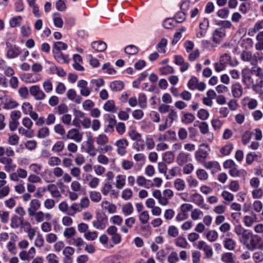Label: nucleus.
<instances>
[{
  "instance_id": "nucleus-39",
  "label": "nucleus",
  "mask_w": 263,
  "mask_h": 263,
  "mask_svg": "<svg viewBox=\"0 0 263 263\" xmlns=\"http://www.w3.org/2000/svg\"><path fill=\"white\" fill-rule=\"evenodd\" d=\"M91 46L95 50L102 52L106 48V44L102 41H96L92 43Z\"/></svg>"
},
{
  "instance_id": "nucleus-52",
  "label": "nucleus",
  "mask_w": 263,
  "mask_h": 263,
  "mask_svg": "<svg viewBox=\"0 0 263 263\" xmlns=\"http://www.w3.org/2000/svg\"><path fill=\"white\" fill-rule=\"evenodd\" d=\"M195 119V117L191 113H185L181 118L183 123L188 124L192 123Z\"/></svg>"
},
{
  "instance_id": "nucleus-42",
  "label": "nucleus",
  "mask_w": 263,
  "mask_h": 263,
  "mask_svg": "<svg viewBox=\"0 0 263 263\" xmlns=\"http://www.w3.org/2000/svg\"><path fill=\"white\" fill-rule=\"evenodd\" d=\"M53 131L57 135L64 138L66 135V130L64 126L61 124H57L53 126Z\"/></svg>"
},
{
  "instance_id": "nucleus-10",
  "label": "nucleus",
  "mask_w": 263,
  "mask_h": 263,
  "mask_svg": "<svg viewBox=\"0 0 263 263\" xmlns=\"http://www.w3.org/2000/svg\"><path fill=\"white\" fill-rule=\"evenodd\" d=\"M29 91L31 96L37 101L44 100L46 98L45 92L41 89L38 85H33L30 87Z\"/></svg>"
},
{
  "instance_id": "nucleus-57",
  "label": "nucleus",
  "mask_w": 263,
  "mask_h": 263,
  "mask_svg": "<svg viewBox=\"0 0 263 263\" xmlns=\"http://www.w3.org/2000/svg\"><path fill=\"white\" fill-rule=\"evenodd\" d=\"M76 234V231L74 227H68L66 228L64 232L63 235L67 238H70Z\"/></svg>"
},
{
  "instance_id": "nucleus-54",
  "label": "nucleus",
  "mask_w": 263,
  "mask_h": 263,
  "mask_svg": "<svg viewBox=\"0 0 263 263\" xmlns=\"http://www.w3.org/2000/svg\"><path fill=\"white\" fill-rule=\"evenodd\" d=\"M61 163L60 158L57 156H51L49 157L47 163L51 167H54L59 165Z\"/></svg>"
},
{
  "instance_id": "nucleus-37",
  "label": "nucleus",
  "mask_w": 263,
  "mask_h": 263,
  "mask_svg": "<svg viewBox=\"0 0 263 263\" xmlns=\"http://www.w3.org/2000/svg\"><path fill=\"white\" fill-rule=\"evenodd\" d=\"M50 135V130L48 127L43 126L39 129L37 132V137L40 139H44Z\"/></svg>"
},
{
  "instance_id": "nucleus-24",
  "label": "nucleus",
  "mask_w": 263,
  "mask_h": 263,
  "mask_svg": "<svg viewBox=\"0 0 263 263\" xmlns=\"http://www.w3.org/2000/svg\"><path fill=\"white\" fill-rule=\"evenodd\" d=\"M24 223L23 217L17 215H13L10 219V227L12 229H18L23 226H24Z\"/></svg>"
},
{
  "instance_id": "nucleus-56",
  "label": "nucleus",
  "mask_w": 263,
  "mask_h": 263,
  "mask_svg": "<svg viewBox=\"0 0 263 263\" xmlns=\"http://www.w3.org/2000/svg\"><path fill=\"white\" fill-rule=\"evenodd\" d=\"M70 209L71 210L72 212H70L69 211L68 213H67V215L71 216H74L77 213L82 211V209L79 204L77 203H72L70 206Z\"/></svg>"
},
{
  "instance_id": "nucleus-61",
  "label": "nucleus",
  "mask_w": 263,
  "mask_h": 263,
  "mask_svg": "<svg viewBox=\"0 0 263 263\" xmlns=\"http://www.w3.org/2000/svg\"><path fill=\"white\" fill-rule=\"evenodd\" d=\"M263 28V20L256 23L252 29L249 30V34L252 35L259 30Z\"/></svg>"
},
{
  "instance_id": "nucleus-46",
  "label": "nucleus",
  "mask_w": 263,
  "mask_h": 263,
  "mask_svg": "<svg viewBox=\"0 0 263 263\" xmlns=\"http://www.w3.org/2000/svg\"><path fill=\"white\" fill-rule=\"evenodd\" d=\"M196 175L198 179L200 181H205L209 178L208 173L203 169H198L196 171Z\"/></svg>"
},
{
  "instance_id": "nucleus-16",
  "label": "nucleus",
  "mask_w": 263,
  "mask_h": 263,
  "mask_svg": "<svg viewBox=\"0 0 263 263\" xmlns=\"http://www.w3.org/2000/svg\"><path fill=\"white\" fill-rule=\"evenodd\" d=\"M87 82L84 80L79 81L78 87L80 89V94L84 97H87L91 93V88L87 86Z\"/></svg>"
},
{
  "instance_id": "nucleus-49",
  "label": "nucleus",
  "mask_w": 263,
  "mask_h": 263,
  "mask_svg": "<svg viewBox=\"0 0 263 263\" xmlns=\"http://www.w3.org/2000/svg\"><path fill=\"white\" fill-rule=\"evenodd\" d=\"M205 237L209 241L214 242L217 239L218 235L215 230H209L205 234Z\"/></svg>"
},
{
  "instance_id": "nucleus-7",
  "label": "nucleus",
  "mask_w": 263,
  "mask_h": 263,
  "mask_svg": "<svg viewBox=\"0 0 263 263\" xmlns=\"http://www.w3.org/2000/svg\"><path fill=\"white\" fill-rule=\"evenodd\" d=\"M128 144V141L124 138L116 141L115 145L117 147L116 152L117 154L121 156H124L127 153V147Z\"/></svg>"
},
{
  "instance_id": "nucleus-33",
  "label": "nucleus",
  "mask_w": 263,
  "mask_h": 263,
  "mask_svg": "<svg viewBox=\"0 0 263 263\" xmlns=\"http://www.w3.org/2000/svg\"><path fill=\"white\" fill-rule=\"evenodd\" d=\"M225 36V31L222 29H216L213 34V41L216 43H218Z\"/></svg>"
},
{
  "instance_id": "nucleus-5",
  "label": "nucleus",
  "mask_w": 263,
  "mask_h": 263,
  "mask_svg": "<svg viewBox=\"0 0 263 263\" xmlns=\"http://www.w3.org/2000/svg\"><path fill=\"white\" fill-rule=\"evenodd\" d=\"M28 216L31 220H34L38 223L43 222L44 219L50 220L52 217L51 214L50 213H44L42 211H39L29 214Z\"/></svg>"
},
{
  "instance_id": "nucleus-44",
  "label": "nucleus",
  "mask_w": 263,
  "mask_h": 263,
  "mask_svg": "<svg viewBox=\"0 0 263 263\" xmlns=\"http://www.w3.org/2000/svg\"><path fill=\"white\" fill-rule=\"evenodd\" d=\"M149 218L150 216L147 211H143L139 214V221L142 224H146L148 223Z\"/></svg>"
},
{
  "instance_id": "nucleus-29",
  "label": "nucleus",
  "mask_w": 263,
  "mask_h": 263,
  "mask_svg": "<svg viewBox=\"0 0 263 263\" xmlns=\"http://www.w3.org/2000/svg\"><path fill=\"white\" fill-rule=\"evenodd\" d=\"M177 119L178 114L177 111L173 108H171L168 112L167 116L165 118V120L166 122H168L170 125H172L173 122L177 120Z\"/></svg>"
},
{
  "instance_id": "nucleus-48",
  "label": "nucleus",
  "mask_w": 263,
  "mask_h": 263,
  "mask_svg": "<svg viewBox=\"0 0 263 263\" xmlns=\"http://www.w3.org/2000/svg\"><path fill=\"white\" fill-rule=\"evenodd\" d=\"M134 208L132 204L130 202L123 205L122 207V212L123 214L125 216L132 214Z\"/></svg>"
},
{
  "instance_id": "nucleus-8",
  "label": "nucleus",
  "mask_w": 263,
  "mask_h": 263,
  "mask_svg": "<svg viewBox=\"0 0 263 263\" xmlns=\"http://www.w3.org/2000/svg\"><path fill=\"white\" fill-rule=\"evenodd\" d=\"M101 191L104 196H107L109 194L111 198H117L119 193L114 189L112 185L109 182L105 183L101 187Z\"/></svg>"
},
{
  "instance_id": "nucleus-19",
  "label": "nucleus",
  "mask_w": 263,
  "mask_h": 263,
  "mask_svg": "<svg viewBox=\"0 0 263 263\" xmlns=\"http://www.w3.org/2000/svg\"><path fill=\"white\" fill-rule=\"evenodd\" d=\"M242 82L244 85L248 87L254 84L251 72L249 70H243L242 71Z\"/></svg>"
},
{
  "instance_id": "nucleus-14",
  "label": "nucleus",
  "mask_w": 263,
  "mask_h": 263,
  "mask_svg": "<svg viewBox=\"0 0 263 263\" xmlns=\"http://www.w3.org/2000/svg\"><path fill=\"white\" fill-rule=\"evenodd\" d=\"M191 201L199 207L205 210L208 209L206 204L204 202L203 197L200 194L195 193L191 196Z\"/></svg>"
},
{
  "instance_id": "nucleus-50",
  "label": "nucleus",
  "mask_w": 263,
  "mask_h": 263,
  "mask_svg": "<svg viewBox=\"0 0 263 263\" xmlns=\"http://www.w3.org/2000/svg\"><path fill=\"white\" fill-rule=\"evenodd\" d=\"M64 143L62 141H57L52 147L51 151L54 153H61L64 148Z\"/></svg>"
},
{
  "instance_id": "nucleus-17",
  "label": "nucleus",
  "mask_w": 263,
  "mask_h": 263,
  "mask_svg": "<svg viewBox=\"0 0 263 263\" xmlns=\"http://www.w3.org/2000/svg\"><path fill=\"white\" fill-rule=\"evenodd\" d=\"M6 45L8 48L7 56L8 58H15L20 54V50L19 48L15 45H11L8 43H7Z\"/></svg>"
},
{
  "instance_id": "nucleus-6",
  "label": "nucleus",
  "mask_w": 263,
  "mask_h": 263,
  "mask_svg": "<svg viewBox=\"0 0 263 263\" xmlns=\"http://www.w3.org/2000/svg\"><path fill=\"white\" fill-rule=\"evenodd\" d=\"M261 238L259 236L253 233L246 247L249 250L251 251H253L256 248L262 250L263 249V245H260L258 246V245L261 241Z\"/></svg>"
},
{
  "instance_id": "nucleus-26",
  "label": "nucleus",
  "mask_w": 263,
  "mask_h": 263,
  "mask_svg": "<svg viewBox=\"0 0 263 263\" xmlns=\"http://www.w3.org/2000/svg\"><path fill=\"white\" fill-rule=\"evenodd\" d=\"M242 221L247 227H251L257 221L256 215H246L243 217Z\"/></svg>"
},
{
  "instance_id": "nucleus-53",
  "label": "nucleus",
  "mask_w": 263,
  "mask_h": 263,
  "mask_svg": "<svg viewBox=\"0 0 263 263\" xmlns=\"http://www.w3.org/2000/svg\"><path fill=\"white\" fill-rule=\"evenodd\" d=\"M138 102L141 108H145L147 106V98L145 94L140 93L139 95Z\"/></svg>"
},
{
  "instance_id": "nucleus-3",
  "label": "nucleus",
  "mask_w": 263,
  "mask_h": 263,
  "mask_svg": "<svg viewBox=\"0 0 263 263\" xmlns=\"http://www.w3.org/2000/svg\"><path fill=\"white\" fill-rule=\"evenodd\" d=\"M210 149L209 146L204 143L201 144L198 150L195 153V158L196 161L202 164L208 157Z\"/></svg>"
},
{
  "instance_id": "nucleus-40",
  "label": "nucleus",
  "mask_w": 263,
  "mask_h": 263,
  "mask_svg": "<svg viewBox=\"0 0 263 263\" xmlns=\"http://www.w3.org/2000/svg\"><path fill=\"white\" fill-rule=\"evenodd\" d=\"M17 106V103L16 102L5 96V106H3L4 108L11 109L16 107Z\"/></svg>"
},
{
  "instance_id": "nucleus-12",
  "label": "nucleus",
  "mask_w": 263,
  "mask_h": 263,
  "mask_svg": "<svg viewBox=\"0 0 263 263\" xmlns=\"http://www.w3.org/2000/svg\"><path fill=\"white\" fill-rule=\"evenodd\" d=\"M67 139L72 140L76 142L80 143L83 139V134L77 128H72L67 132Z\"/></svg>"
},
{
  "instance_id": "nucleus-30",
  "label": "nucleus",
  "mask_w": 263,
  "mask_h": 263,
  "mask_svg": "<svg viewBox=\"0 0 263 263\" xmlns=\"http://www.w3.org/2000/svg\"><path fill=\"white\" fill-rule=\"evenodd\" d=\"M126 176L124 175H118L116 177L115 186L117 189L121 190L125 185Z\"/></svg>"
},
{
  "instance_id": "nucleus-18",
  "label": "nucleus",
  "mask_w": 263,
  "mask_h": 263,
  "mask_svg": "<svg viewBox=\"0 0 263 263\" xmlns=\"http://www.w3.org/2000/svg\"><path fill=\"white\" fill-rule=\"evenodd\" d=\"M232 96L235 98H240L243 94V88L238 82L233 84L231 86Z\"/></svg>"
},
{
  "instance_id": "nucleus-1",
  "label": "nucleus",
  "mask_w": 263,
  "mask_h": 263,
  "mask_svg": "<svg viewBox=\"0 0 263 263\" xmlns=\"http://www.w3.org/2000/svg\"><path fill=\"white\" fill-rule=\"evenodd\" d=\"M153 196L157 200L160 205L165 206L169 204L170 200L174 196V192L171 189H165L162 192L159 190H154L152 193Z\"/></svg>"
},
{
  "instance_id": "nucleus-9",
  "label": "nucleus",
  "mask_w": 263,
  "mask_h": 263,
  "mask_svg": "<svg viewBox=\"0 0 263 263\" xmlns=\"http://www.w3.org/2000/svg\"><path fill=\"white\" fill-rule=\"evenodd\" d=\"M28 176L27 171L22 168H18L15 172L9 174L10 180L12 182H17L20 179H25Z\"/></svg>"
},
{
  "instance_id": "nucleus-13",
  "label": "nucleus",
  "mask_w": 263,
  "mask_h": 263,
  "mask_svg": "<svg viewBox=\"0 0 263 263\" xmlns=\"http://www.w3.org/2000/svg\"><path fill=\"white\" fill-rule=\"evenodd\" d=\"M98 149L93 145L92 137L90 136L86 141L85 152L90 157H95L98 153Z\"/></svg>"
},
{
  "instance_id": "nucleus-60",
  "label": "nucleus",
  "mask_w": 263,
  "mask_h": 263,
  "mask_svg": "<svg viewBox=\"0 0 263 263\" xmlns=\"http://www.w3.org/2000/svg\"><path fill=\"white\" fill-rule=\"evenodd\" d=\"M104 72L108 74L112 75L116 73V70L110 65L109 63L104 64L102 68Z\"/></svg>"
},
{
  "instance_id": "nucleus-34",
  "label": "nucleus",
  "mask_w": 263,
  "mask_h": 263,
  "mask_svg": "<svg viewBox=\"0 0 263 263\" xmlns=\"http://www.w3.org/2000/svg\"><path fill=\"white\" fill-rule=\"evenodd\" d=\"M199 128L200 129V132L202 134H208L209 135V140L210 142H212L213 139V134H209V128L208 124L204 122H201L199 125Z\"/></svg>"
},
{
  "instance_id": "nucleus-4",
  "label": "nucleus",
  "mask_w": 263,
  "mask_h": 263,
  "mask_svg": "<svg viewBox=\"0 0 263 263\" xmlns=\"http://www.w3.org/2000/svg\"><path fill=\"white\" fill-rule=\"evenodd\" d=\"M108 224L107 217L105 215L97 214L96 219L92 221V226L96 229L100 230H104Z\"/></svg>"
},
{
  "instance_id": "nucleus-58",
  "label": "nucleus",
  "mask_w": 263,
  "mask_h": 263,
  "mask_svg": "<svg viewBox=\"0 0 263 263\" xmlns=\"http://www.w3.org/2000/svg\"><path fill=\"white\" fill-rule=\"evenodd\" d=\"M167 233L168 236L176 238L179 235V230L176 226L172 225L168 227Z\"/></svg>"
},
{
  "instance_id": "nucleus-20",
  "label": "nucleus",
  "mask_w": 263,
  "mask_h": 263,
  "mask_svg": "<svg viewBox=\"0 0 263 263\" xmlns=\"http://www.w3.org/2000/svg\"><path fill=\"white\" fill-rule=\"evenodd\" d=\"M41 203L39 199L37 198L32 199L30 200L29 206L27 209L28 214L39 211L38 210L41 208Z\"/></svg>"
},
{
  "instance_id": "nucleus-63",
  "label": "nucleus",
  "mask_w": 263,
  "mask_h": 263,
  "mask_svg": "<svg viewBox=\"0 0 263 263\" xmlns=\"http://www.w3.org/2000/svg\"><path fill=\"white\" fill-rule=\"evenodd\" d=\"M221 260L226 263H232L234 261L233 254L232 253H225L221 256Z\"/></svg>"
},
{
  "instance_id": "nucleus-47",
  "label": "nucleus",
  "mask_w": 263,
  "mask_h": 263,
  "mask_svg": "<svg viewBox=\"0 0 263 263\" xmlns=\"http://www.w3.org/2000/svg\"><path fill=\"white\" fill-rule=\"evenodd\" d=\"M251 258L254 263H260L263 261V252L256 251L253 253Z\"/></svg>"
},
{
  "instance_id": "nucleus-35",
  "label": "nucleus",
  "mask_w": 263,
  "mask_h": 263,
  "mask_svg": "<svg viewBox=\"0 0 263 263\" xmlns=\"http://www.w3.org/2000/svg\"><path fill=\"white\" fill-rule=\"evenodd\" d=\"M103 108L106 111L115 113L117 111V108L113 100H108L104 105Z\"/></svg>"
},
{
  "instance_id": "nucleus-59",
  "label": "nucleus",
  "mask_w": 263,
  "mask_h": 263,
  "mask_svg": "<svg viewBox=\"0 0 263 263\" xmlns=\"http://www.w3.org/2000/svg\"><path fill=\"white\" fill-rule=\"evenodd\" d=\"M167 40L164 38L162 39L157 45L158 51L160 53H165V48L167 45Z\"/></svg>"
},
{
  "instance_id": "nucleus-55",
  "label": "nucleus",
  "mask_w": 263,
  "mask_h": 263,
  "mask_svg": "<svg viewBox=\"0 0 263 263\" xmlns=\"http://www.w3.org/2000/svg\"><path fill=\"white\" fill-rule=\"evenodd\" d=\"M43 205L45 209L48 210H50L55 207V201L53 199L47 198L44 200L43 202Z\"/></svg>"
},
{
  "instance_id": "nucleus-2",
  "label": "nucleus",
  "mask_w": 263,
  "mask_h": 263,
  "mask_svg": "<svg viewBox=\"0 0 263 263\" xmlns=\"http://www.w3.org/2000/svg\"><path fill=\"white\" fill-rule=\"evenodd\" d=\"M228 64L233 66L231 56L229 54L225 53L220 55L219 62L214 64V69L216 72H220L225 69Z\"/></svg>"
},
{
  "instance_id": "nucleus-45",
  "label": "nucleus",
  "mask_w": 263,
  "mask_h": 263,
  "mask_svg": "<svg viewBox=\"0 0 263 263\" xmlns=\"http://www.w3.org/2000/svg\"><path fill=\"white\" fill-rule=\"evenodd\" d=\"M253 233L249 230L247 232L244 233L239 238V241L244 246H246L247 243L249 242L250 237H251Z\"/></svg>"
},
{
  "instance_id": "nucleus-31",
  "label": "nucleus",
  "mask_w": 263,
  "mask_h": 263,
  "mask_svg": "<svg viewBox=\"0 0 263 263\" xmlns=\"http://www.w3.org/2000/svg\"><path fill=\"white\" fill-rule=\"evenodd\" d=\"M24 227H26V231L29 239L30 240H33L36 234L35 229L32 228L30 223L28 221L25 222Z\"/></svg>"
},
{
  "instance_id": "nucleus-36",
  "label": "nucleus",
  "mask_w": 263,
  "mask_h": 263,
  "mask_svg": "<svg viewBox=\"0 0 263 263\" xmlns=\"http://www.w3.org/2000/svg\"><path fill=\"white\" fill-rule=\"evenodd\" d=\"M174 186L177 191L181 192L185 189L186 185L184 180L177 178L174 180Z\"/></svg>"
},
{
  "instance_id": "nucleus-32",
  "label": "nucleus",
  "mask_w": 263,
  "mask_h": 263,
  "mask_svg": "<svg viewBox=\"0 0 263 263\" xmlns=\"http://www.w3.org/2000/svg\"><path fill=\"white\" fill-rule=\"evenodd\" d=\"M108 141V137L104 134H99L96 138V143L100 147L107 144Z\"/></svg>"
},
{
  "instance_id": "nucleus-64",
  "label": "nucleus",
  "mask_w": 263,
  "mask_h": 263,
  "mask_svg": "<svg viewBox=\"0 0 263 263\" xmlns=\"http://www.w3.org/2000/svg\"><path fill=\"white\" fill-rule=\"evenodd\" d=\"M48 263H59V257L54 253H50L46 257Z\"/></svg>"
},
{
  "instance_id": "nucleus-38",
  "label": "nucleus",
  "mask_w": 263,
  "mask_h": 263,
  "mask_svg": "<svg viewBox=\"0 0 263 263\" xmlns=\"http://www.w3.org/2000/svg\"><path fill=\"white\" fill-rule=\"evenodd\" d=\"M109 87L112 91H118L123 89L124 83L121 81H114L110 83Z\"/></svg>"
},
{
  "instance_id": "nucleus-15",
  "label": "nucleus",
  "mask_w": 263,
  "mask_h": 263,
  "mask_svg": "<svg viewBox=\"0 0 263 263\" xmlns=\"http://www.w3.org/2000/svg\"><path fill=\"white\" fill-rule=\"evenodd\" d=\"M209 26V21L206 18H203L199 24V31L196 34L198 38L204 37Z\"/></svg>"
},
{
  "instance_id": "nucleus-28",
  "label": "nucleus",
  "mask_w": 263,
  "mask_h": 263,
  "mask_svg": "<svg viewBox=\"0 0 263 263\" xmlns=\"http://www.w3.org/2000/svg\"><path fill=\"white\" fill-rule=\"evenodd\" d=\"M189 154L183 152H180L176 157V162L180 165H183L187 163L189 160Z\"/></svg>"
},
{
  "instance_id": "nucleus-25",
  "label": "nucleus",
  "mask_w": 263,
  "mask_h": 263,
  "mask_svg": "<svg viewBox=\"0 0 263 263\" xmlns=\"http://www.w3.org/2000/svg\"><path fill=\"white\" fill-rule=\"evenodd\" d=\"M103 209L107 211L109 214H114L117 212V206L115 204L110 203L107 200H103L101 202Z\"/></svg>"
},
{
  "instance_id": "nucleus-23",
  "label": "nucleus",
  "mask_w": 263,
  "mask_h": 263,
  "mask_svg": "<svg viewBox=\"0 0 263 263\" xmlns=\"http://www.w3.org/2000/svg\"><path fill=\"white\" fill-rule=\"evenodd\" d=\"M47 190L50 193L51 197L54 198H60L62 197V193L55 184L51 183L47 185Z\"/></svg>"
},
{
  "instance_id": "nucleus-22",
  "label": "nucleus",
  "mask_w": 263,
  "mask_h": 263,
  "mask_svg": "<svg viewBox=\"0 0 263 263\" xmlns=\"http://www.w3.org/2000/svg\"><path fill=\"white\" fill-rule=\"evenodd\" d=\"M202 164L207 170H212L213 173L217 172L220 170L219 163L216 161H205Z\"/></svg>"
},
{
  "instance_id": "nucleus-62",
  "label": "nucleus",
  "mask_w": 263,
  "mask_h": 263,
  "mask_svg": "<svg viewBox=\"0 0 263 263\" xmlns=\"http://www.w3.org/2000/svg\"><path fill=\"white\" fill-rule=\"evenodd\" d=\"M134 162L127 159H123L121 163L122 168L125 171L130 170L134 166Z\"/></svg>"
},
{
  "instance_id": "nucleus-41",
  "label": "nucleus",
  "mask_w": 263,
  "mask_h": 263,
  "mask_svg": "<svg viewBox=\"0 0 263 263\" xmlns=\"http://www.w3.org/2000/svg\"><path fill=\"white\" fill-rule=\"evenodd\" d=\"M236 241L232 238H226L223 241V245L225 248L229 250H233L236 247Z\"/></svg>"
},
{
  "instance_id": "nucleus-11",
  "label": "nucleus",
  "mask_w": 263,
  "mask_h": 263,
  "mask_svg": "<svg viewBox=\"0 0 263 263\" xmlns=\"http://www.w3.org/2000/svg\"><path fill=\"white\" fill-rule=\"evenodd\" d=\"M7 177L0 179V199L6 197L10 192V187L7 184Z\"/></svg>"
},
{
  "instance_id": "nucleus-21",
  "label": "nucleus",
  "mask_w": 263,
  "mask_h": 263,
  "mask_svg": "<svg viewBox=\"0 0 263 263\" xmlns=\"http://www.w3.org/2000/svg\"><path fill=\"white\" fill-rule=\"evenodd\" d=\"M66 96L69 100L77 104H80L82 101V97L77 95L76 90L73 89L68 90L66 93Z\"/></svg>"
},
{
  "instance_id": "nucleus-51",
  "label": "nucleus",
  "mask_w": 263,
  "mask_h": 263,
  "mask_svg": "<svg viewBox=\"0 0 263 263\" xmlns=\"http://www.w3.org/2000/svg\"><path fill=\"white\" fill-rule=\"evenodd\" d=\"M240 58L243 61L249 62L252 65V55L251 52L243 51L241 53Z\"/></svg>"
},
{
  "instance_id": "nucleus-27",
  "label": "nucleus",
  "mask_w": 263,
  "mask_h": 263,
  "mask_svg": "<svg viewBox=\"0 0 263 263\" xmlns=\"http://www.w3.org/2000/svg\"><path fill=\"white\" fill-rule=\"evenodd\" d=\"M53 52L54 58L58 62L61 63H68L69 62L70 59L68 55L64 54L61 52H55L54 50H53Z\"/></svg>"
},
{
  "instance_id": "nucleus-43",
  "label": "nucleus",
  "mask_w": 263,
  "mask_h": 263,
  "mask_svg": "<svg viewBox=\"0 0 263 263\" xmlns=\"http://www.w3.org/2000/svg\"><path fill=\"white\" fill-rule=\"evenodd\" d=\"M175 244L176 246L182 249L186 248L189 245L185 238L182 236L178 237L175 240Z\"/></svg>"
}]
</instances>
